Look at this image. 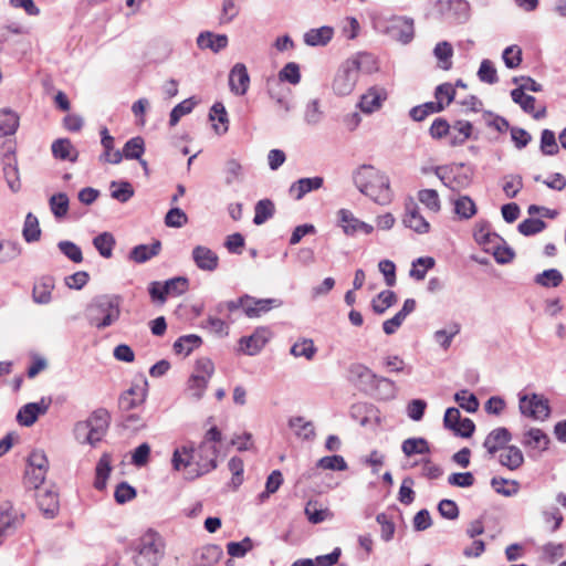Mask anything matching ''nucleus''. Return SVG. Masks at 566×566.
Listing matches in <instances>:
<instances>
[{
  "instance_id": "30",
  "label": "nucleus",
  "mask_w": 566,
  "mask_h": 566,
  "mask_svg": "<svg viewBox=\"0 0 566 566\" xmlns=\"http://www.w3.org/2000/svg\"><path fill=\"white\" fill-rule=\"evenodd\" d=\"M500 463L509 470H517L524 463V455L516 446H507L500 454Z\"/></svg>"
},
{
  "instance_id": "42",
  "label": "nucleus",
  "mask_w": 566,
  "mask_h": 566,
  "mask_svg": "<svg viewBox=\"0 0 566 566\" xmlns=\"http://www.w3.org/2000/svg\"><path fill=\"white\" fill-rule=\"evenodd\" d=\"M274 211V203L270 199H262L258 201L254 207V224H263L268 219L273 217Z\"/></svg>"
},
{
  "instance_id": "40",
  "label": "nucleus",
  "mask_w": 566,
  "mask_h": 566,
  "mask_svg": "<svg viewBox=\"0 0 566 566\" xmlns=\"http://www.w3.org/2000/svg\"><path fill=\"white\" fill-rule=\"evenodd\" d=\"M454 212L460 219H471L476 213L475 202L469 196H460L454 201Z\"/></svg>"
},
{
  "instance_id": "54",
  "label": "nucleus",
  "mask_w": 566,
  "mask_h": 566,
  "mask_svg": "<svg viewBox=\"0 0 566 566\" xmlns=\"http://www.w3.org/2000/svg\"><path fill=\"white\" fill-rule=\"evenodd\" d=\"M208 382L209 379L199 376V374H192L188 379L187 390L192 398L199 400L202 398L208 387Z\"/></svg>"
},
{
  "instance_id": "2",
  "label": "nucleus",
  "mask_w": 566,
  "mask_h": 566,
  "mask_svg": "<svg viewBox=\"0 0 566 566\" xmlns=\"http://www.w3.org/2000/svg\"><path fill=\"white\" fill-rule=\"evenodd\" d=\"M122 298L114 294L95 296L86 307V318L92 326L104 329L120 316Z\"/></svg>"
},
{
  "instance_id": "52",
  "label": "nucleus",
  "mask_w": 566,
  "mask_h": 566,
  "mask_svg": "<svg viewBox=\"0 0 566 566\" xmlns=\"http://www.w3.org/2000/svg\"><path fill=\"white\" fill-rule=\"evenodd\" d=\"M418 200L434 213L441 210L439 193L434 189H422L418 191Z\"/></svg>"
},
{
  "instance_id": "29",
  "label": "nucleus",
  "mask_w": 566,
  "mask_h": 566,
  "mask_svg": "<svg viewBox=\"0 0 566 566\" xmlns=\"http://www.w3.org/2000/svg\"><path fill=\"white\" fill-rule=\"evenodd\" d=\"M522 444L526 448L547 450L549 444L548 436L538 428H531L523 434Z\"/></svg>"
},
{
  "instance_id": "28",
  "label": "nucleus",
  "mask_w": 566,
  "mask_h": 566,
  "mask_svg": "<svg viewBox=\"0 0 566 566\" xmlns=\"http://www.w3.org/2000/svg\"><path fill=\"white\" fill-rule=\"evenodd\" d=\"M334 35V29L332 27H321L317 29H311L304 34V42L310 46H323L326 45Z\"/></svg>"
},
{
  "instance_id": "51",
  "label": "nucleus",
  "mask_w": 566,
  "mask_h": 566,
  "mask_svg": "<svg viewBox=\"0 0 566 566\" xmlns=\"http://www.w3.org/2000/svg\"><path fill=\"white\" fill-rule=\"evenodd\" d=\"M228 469L232 473L230 486L237 490L243 483L244 463L239 457H232L228 462Z\"/></svg>"
},
{
  "instance_id": "26",
  "label": "nucleus",
  "mask_w": 566,
  "mask_h": 566,
  "mask_svg": "<svg viewBox=\"0 0 566 566\" xmlns=\"http://www.w3.org/2000/svg\"><path fill=\"white\" fill-rule=\"evenodd\" d=\"M368 391L374 392L375 396L381 400H390L396 398L398 389L391 379L377 376Z\"/></svg>"
},
{
  "instance_id": "12",
  "label": "nucleus",
  "mask_w": 566,
  "mask_h": 566,
  "mask_svg": "<svg viewBox=\"0 0 566 566\" xmlns=\"http://www.w3.org/2000/svg\"><path fill=\"white\" fill-rule=\"evenodd\" d=\"M387 96L388 94L386 88L373 86L361 95L358 106L361 112L371 114L381 107V104L387 99Z\"/></svg>"
},
{
  "instance_id": "61",
  "label": "nucleus",
  "mask_w": 566,
  "mask_h": 566,
  "mask_svg": "<svg viewBox=\"0 0 566 566\" xmlns=\"http://www.w3.org/2000/svg\"><path fill=\"white\" fill-rule=\"evenodd\" d=\"M318 468L324 470L333 471H345L347 470V463L342 455H326L321 458L316 464Z\"/></svg>"
},
{
  "instance_id": "53",
  "label": "nucleus",
  "mask_w": 566,
  "mask_h": 566,
  "mask_svg": "<svg viewBox=\"0 0 566 566\" xmlns=\"http://www.w3.org/2000/svg\"><path fill=\"white\" fill-rule=\"evenodd\" d=\"M535 282L545 287H557L563 282V274L556 269H548L537 274Z\"/></svg>"
},
{
  "instance_id": "5",
  "label": "nucleus",
  "mask_w": 566,
  "mask_h": 566,
  "mask_svg": "<svg viewBox=\"0 0 566 566\" xmlns=\"http://www.w3.org/2000/svg\"><path fill=\"white\" fill-rule=\"evenodd\" d=\"M218 449L208 441H202L197 449L190 447V458L198 467V474L208 473L217 468Z\"/></svg>"
},
{
  "instance_id": "3",
  "label": "nucleus",
  "mask_w": 566,
  "mask_h": 566,
  "mask_svg": "<svg viewBox=\"0 0 566 566\" xmlns=\"http://www.w3.org/2000/svg\"><path fill=\"white\" fill-rule=\"evenodd\" d=\"M132 549L135 566H159L165 556V542L159 533L148 530L135 541Z\"/></svg>"
},
{
  "instance_id": "15",
  "label": "nucleus",
  "mask_w": 566,
  "mask_h": 566,
  "mask_svg": "<svg viewBox=\"0 0 566 566\" xmlns=\"http://www.w3.org/2000/svg\"><path fill=\"white\" fill-rule=\"evenodd\" d=\"M39 510L45 518H54L60 510L57 494L51 490H39L36 493Z\"/></svg>"
},
{
  "instance_id": "27",
  "label": "nucleus",
  "mask_w": 566,
  "mask_h": 566,
  "mask_svg": "<svg viewBox=\"0 0 566 566\" xmlns=\"http://www.w3.org/2000/svg\"><path fill=\"white\" fill-rule=\"evenodd\" d=\"M197 44L200 49H210L218 53L228 45V36L226 34H213L212 32H201L197 38Z\"/></svg>"
},
{
  "instance_id": "20",
  "label": "nucleus",
  "mask_w": 566,
  "mask_h": 566,
  "mask_svg": "<svg viewBox=\"0 0 566 566\" xmlns=\"http://www.w3.org/2000/svg\"><path fill=\"white\" fill-rule=\"evenodd\" d=\"M512 434L511 432L504 428L500 427L492 430L485 438L483 442V447L488 450V452L493 455L499 450H503L506 448V444L511 441Z\"/></svg>"
},
{
  "instance_id": "4",
  "label": "nucleus",
  "mask_w": 566,
  "mask_h": 566,
  "mask_svg": "<svg viewBox=\"0 0 566 566\" xmlns=\"http://www.w3.org/2000/svg\"><path fill=\"white\" fill-rule=\"evenodd\" d=\"M518 408L523 416L536 420H546L551 415L548 399L538 394L520 395Z\"/></svg>"
},
{
  "instance_id": "58",
  "label": "nucleus",
  "mask_w": 566,
  "mask_h": 566,
  "mask_svg": "<svg viewBox=\"0 0 566 566\" xmlns=\"http://www.w3.org/2000/svg\"><path fill=\"white\" fill-rule=\"evenodd\" d=\"M224 182L230 186L234 181L242 179L243 169L241 164L237 159H229L224 165Z\"/></svg>"
},
{
  "instance_id": "18",
  "label": "nucleus",
  "mask_w": 566,
  "mask_h": 566,
  "mask_svg": "<svg viewBox=\"0 0 566 566\" xmlns=\"http://www.w3.org/2000/svg\"><path fill=\"white\" fill-rule=\"evenodd\" d=\"M377 376V374L363 364H352L348 369L349 380L357 384L366 391L369 390Z\"/></svg>"
},
{
  "instance_id": "57",
  "label": "nucleus",
  "mask_w": 566,
  "mask_h": 566,
  "mask_svg": "<svg viewBox=\"0 0 566 566\" xmlns=\"http://www.w3.org/2000/svg\"><path fill=\"white\" fill-rule=\"evenodd\" d=\"M545 228L546 222L542 219L528 218L518 224L517 230L521 234L531 237L542 232Z\"/></svg>"
},
{
  "instance_id": "41",
  "label": "nucleus",
  "mask_w": 566,
  "mask_h": 566,
  "mask_svg": "<svg viewBox=\"0 0 566 566\" xmlns=\"http://www.w3.org/2000/svg\"><path fill=\"white\" fill-rule=\"evenodd\" d=\"M93 245L103 258H111L115 245L114 235L109 232H103L93 239Z\"/></svg>"
},
{
  "instance_id": "9",
  "label": "nucleus",
  "mask_w": 566,
  "mask_h": 566,
  "mask_svg": "<svg viewBox=\"0 0 566 566\" xmlns=\"http://www.w3.org/2000/svg\"><path fill=\"white\" fill-rule=\"evenodd\" d=\"M337 214L338 224L342 227L344 233L347 235H355L359 231L366 234H370L374 230V227L371 224L360 221L353 214L352 211L347 209H340L337 212Z\"/></svg>"
},
{
  "instance_id": "33",
  "label": "nucleus",
  "mask_w": 566,
  "mask_h": 566,
  "mask_svg": "<svg viewBox=\"0 0 566 566\" xmlns=\"http://www.w3.org/2000/svg\"><path fill=\"white\" fill-rule=\"evenodd\" d=\"M112 471V467H111V457L107 454V453H104L97 464H96V469H95V482H94V486L95 489L102 491L105 489L106 486V481L109 476V473Z\"/></svg>"
},
{
  "instance_id": "8",
  "label": "nucleus",
  "mask_w": 566,
  "mask_h": 566,
  "mask_svg": "<svg viewBox=\"0 0 566 566\" xmlns=\"http://www.w3.org/2000/svg\"><path fill=\"white\" fill-rule=\"evenodd\" d=\"M250 86V75L243 63H235L229 72V88L232 94L243 96Z\"/></svg>"
},
{
  "instance_id": "14",
  "label": "nucleus",
  "mask_w": 566,
  "mask_h": 566,
  "mask_svg": "<svg viewBox=\"0 0 566 566\" xmlns=\"http://www.w3.org/2000/svg\"><path fill=\"white\" fill-rule=\"evenodd\" d=\"M390 33L394 39L403 44L411 42L415 36L413 20L406 17L392 19Z\"/></svg>"
},
{
  "instance_id": "63",
  "label": "nucleus",
  "mask_w": 566,
  "mask_h": 566,
  "mask_svg": "<svg viewBox=\"0 0 566 566\" xmlns=\"http://www.w3.org/2000/svg\"><path fill=\"white\" fill-rule=\"evenodd\" d=\"M57 248L72 262L81 263L83 261L82 250L74 242L67 240L60 241Z\"/></svg>"
},
{
  "instance_id": "37",
  "label": "nucleus",
  "mask_w": 566,
  "mask_h": 566,
  "mask_svg": "<svg viewBox=\"0 0 566 566\" xmlns=\"http://www.w3.org/2000/svg\"><path fill=\"white\" fill-rule=\"evenodd\" d=\"M401 451L406 457L427 454L430 452V447L424 438H408L402 442Z\"/></svg>"
},
{
  "instance_id": "59",
  "label": "nucleus",
  "mask_w": 566,
  "mask_h": 566,
  "mask_svg": "<svg viewBox=\"0 0 566 566\" xmlns=\"http://www.w3.org/2000/svg\"><path fill=\"white\" fill-rule=\"evenodd\" d=\"M454 400L459 406L468 412H475L479 408V400L475 395L470 394L468 390H460L455 392Z\"/></svg>"
},
{
  "instance_id": "47",
  "label": "nucleus",
  "mask_w": 566,
  "mask_h": 566,
  "mask_svg": "<svg viewBox=\"0 0 566 566\" xmlns=\"http://www.w3.org/2000/svg\"><path fill=\"white\" fill-rule=\"evenodd\" d=\"M254 547V543L253 541L249 537V536H245L242 541L240 542H229L227 544V553L232 557V558H242L244 557L250 551H252Z\"/></svg>"
},
{
  "instance_id": "1",
  "label": "nucleus",
  "mask_w": 566,
  "mask_h": 566,
  "mask_svg": "<svg viewBox=\"0 0 566 566\" xmlns=\"http://www.w3.org/2000/svg\"><path fill=\"white\" fill-rule=\"evenodd\" d=\"M357 189L379 205L391 200L389 178L371 165H361L353 174Z\"/></svg>"
},
{
  "instance_id": "43",
  "label": "nucleus",
  "mask_w": 566,
  "mask_h": 566,
  "mask_svg": "<svg viewBox=\"0 0 566 566\" xmlns=\"http://www.w3.org/2000/svg\"><path fill=\"white\" fill-rule=\"evenodd\" d=\"M22 234L27 242H35L40 239L39 220L32 212H29L25 217Z\"/></svg>"
},
{
  "instance_id": "17",
  "label": "nucleus",
  "mask_w": 566,
  "mask_h": 566,
  "mask_svg": "<svg viewBox=\"0 0 566 566\" xmlns=\"http://www.w3.org/2000/svg\"><path fill=\"white\" fill-rule=\"evenodd\" d=\"M223 555L221 546L217 544H208L199 547L193 553L195 566H213Z\"/></svg>"
},
{
  "instance_id": "38",
  "label": "nucleus",
  "mask_w": 566,
  "mask_h": 566,
  "mask_svg": "<svg viewBox=\"0 0 566 566\" xmlns=\"http://www.w3.org/2000/svg\"><path fill=\"white\" fill-rule=\"evenodd\" d=\"M201 343V337L196 334L184 335L175 342L174 350L176 354L189 355L195 348H198Z\"/></svg>"
},
{
  "instance_id": "44",
  "label": "nucleus",
  "mask_w": 566,
  "mask_h": 566,
  "mask_svg": "<svg viewBox=\"0 0 566 566\" xmlns=\"http://www.w3.org/2000/svg\"><path fill=\"white\" fill-rule=\"evenodd\" d=\"M111 196L113 199L125 203L134 196V188L128 181H112Z\"/></svg>"
},
{
  "instance_id": "39",
  "label": "nucleus",
  "mask_w": 566,
  "mask_h": 566,
  "mask_svg": "<svg viewBox=\"0 0 566 566\" xmlns=\"http://www.w3.org/2000/svg\"><path fill=\"white\" fill-rule=\"evenodd\" d=\"M19 126L18 115L10 109L0 112V136H8L15 133Z\"/></svg>"
},
{
  "instance_id": "35",
  "label": "nucleus",
  "mask_w": 566,
  "mask_h": 566,
  "mask_svg": "<svg viewBox=\"0 0 566 566\" xmlns=\"http://www.w3.org/2000/svg\"><path fill=\"white\" fill-rule=\"evenodd\" d=\"M397 302V295L394 291L385 290L381 291L376 297L371 300V308L373 311L381 315L389 307H391Z\"/></svg>"
},
{
  "instance_id": "6",
  "label": "nucleus",
  "mask_w": 566,
  "mask_h": 566,
  "mask_svg": "<svg viewBox=\"0 0 566 566\" xmlns=\"http://www.w3.org/2000/svg\"><path fill=\"white\" fill-rule=\"evenodd\" d=\"M358 80V72L354 63L345 60L338 67L333 81V91L339 96H346L353 92Z\"/></svg>"
},
{
  "instance_id": "10",
  "label": "nucleus",
  "mask_w": 566,
  "mask_h": 566,
  "mask_svg": "<svg viewBox=\"0 0 566 566\" xmlns=\"http://www.w3.org/2000/svg\"><path fill=\"white\" fill-rule=\"evenodd\" d=\"M402 222L407 228L420 234L428 233L430 230L429 222L420 214L419 207L412 199L406 202Z\"/></svg>"
},
{
  "instance_id": "32",
  "label": "nucleus",
  "mask_w": 566,
  "mask_h": 566,
  "mask_svg": "<svg viewBox=\"0 0 566 566\" xmlns=\"http://www.w3.org/2000/svg\"><path fill=\"white\" fill-rule=\"evenodd\" d=\"M451 128L449 143L455 147L463 145L471 137L473 126L468 120H457Z\"/></svg>"
},
{
  "instance_id": "46",
  "label": "nucleus",
  "mask_w": 566,
  "mask_h": 566,
  "mask_svg": "<svg viewBox=\"0 0 566 566\" xmlns=\"http://www.w3.org/2000/svg\"><path fill=\"white\" fill-rule=\"evenodd\" d=\"M433 53H434V56L440 62V67L442 70L448 71L451 69V66H452L451 57L453 55V49L449 42H447V41L439 42L436 45Z\"/></svg>"
},
{
  "instance_id": "56",
  "label": "nucleus",
  "mask_w": 566,
  "mask_h": 566,
  "mask_svg": "<svg viewBox=\"0 0 566 566\" xmlns=\"http://www.w3.org/2000/svg\"><path fill=\"white\" fill-rule=\"evenodd\" d=\"M197 102L193 97L187 98L177 104L170 112L169 125L176 126L180 118L192 112Z\"/></svg>"
},
{
  "instance_id": "7",
  "label": "nucleus",
  "mask_w": 566,
  "mask_h": 566,
  "mask_svg": "<svg viewBox=\"0 0 566 566\" xmlns=\"http://www.w3.org/2000/svg\"><path fill=\"white\" fill-rule=\"evenodd\" d=\"M51 402V398L42 397L38 402H29L22 406L17 413V421L24 427L32 426L39 416L46 413Z\"/></svg>"
},
{
  "instance_id": "48",
  "label": "nucleus",
  "mask_w": 566,
  "mask_h": 566,
  "mask_svg": "<svg viewBox=\"0 0 566 566\" xmlns=\"http://www.w3.org/2000/svg\"><path fill=\"white\" fill-rule=\"evenodd\" d=\"M434 259L431 256H421L412 262V268L409 272L410 276L421 281L426 277L427 271L434 266Z\"/></svg>"
},
{
  "instance_id": "49",
  "label": "nucleus",
  "mask_w": 566,
  "mask_h": 566,
  "mask_svg": "<svg viewBox=\"0 0 566 566\" xmlns=\"http://www.w3.org/2000/svg\"><path fill=\"white\" fill-rule=\"evenodd\" d=\"M189 281L185 276H176L164 282V291L168 296H179L187 292Z\"/></svg>"
},
{
  "instance_id": "64",
  "label": "nucleus",
  "mask_w": 566,
  "mask_h": 566,
  "mask_svg": "<svg viewBox=\"0 0 566 566\" xmlns=\"http://www.w3.org/2000/svg\"><path fill=\"white\" fill-rule=\"evenodd\" d=\"M541 150L546 156H554L558 153L556 137L553 130L544 129L541 134Z\"/></svg>"
},
{
  "instance_id": "31",
  "label": "nucleus",
  "mask_w": 566,
  "mask_h": 566,
  "mask_svg": "<svg viewBox=\"0 0 566 566\" xmlns=\"http://www.w3.org/2000/svg\"><path fill=\"white\" fill-rule=\"evenodd\" d=\"M348 62L354 63L355 70L359 73H367L370 74L373 72H376L378 70V63L376 57L366 52H358L352 57L347 59Z\"/></svg>"
},
{
  "instance_id": "45",
  "label": "nucleus",
  "mask_w": 566,
  "mask_h": 566,
  "mask_svg": "<svg viewBox=\"0 0 566 566\" xmlns=\"http://www.w3.org/2000/svg\"><path fill=\"white\" fill-rule=\"evenodd\" d=\"M145 153V142L143 137L136 136L127 140L123 148V155L126 159L140 160L142 155Z\"/></svg>"
},
{
  "instance_id": "16",
  "label": "nucleus",
  "mask_w": 566,
  "mask_h": 566,
  "mask_svg": "<svg viewBox=\"0 0 566 566\" xmlns=\"http://www.w3.org/2000/svg\"><path fill=\"white\" fill-rule=\"evenodd\" d=\"M268 340L266 329L259 328L252 335L240 338V349L249 356H254L261 352Z\"/></svg>"
},
{
  "instance_id": "60",
  "label": "nucleus",
  "mask_w": 566,
  "mask_h": 566,
  "mask_svg": "<svg viewBox=\"0 0 566 566\" xmlns=\"http://www.w3.org/2000/svg\"><path fill=\"white\" fill-rule=\"evenodd\" d=\"M523 188L521 175H507L504 177L503 191L510 199L515 198Z\"/></svg>"
},
{
  "instance_id": "36",
  "label": "nucleus",
  "mask_w": 566,
  "mask_h": 566,
  "mask_svg": "<svg viewBox=\"0 0 566 566\" xmlns=\"http://www.w3.org/2000/svg\"><path fill=\"white\" fill-rule=\"evenodd\" d=\"M289 426L294 433L303 440H311L315 437V429L311 421H305L303 417H293L289 420Z\"/></svg>"
},
{
  "instance_id": "23",
  "label": "nucleus",
  "mask_w": 566,
  "mask_h": 566,
  "mask_svg": "<svg viewBox=\"0 0 566 566\" xmlns=\"http://www.w3.org/2000/svg\"><path fill=\"white\" fill-rule=\"evenodd\" d=\"M3 174L11 191L18 192L21 188V182L13 153L8 151L3 155Z\"/></svg>"
},
{
  "instance_id": "19",
  "label": "nucleus",
  "mask_w": 566,
  "mask_h": 566,
  "mask_svg": "<svg viewBox=\"0 0 566 566\" xmlns=\"http://www.w3.org/2000/svg\"><path fill=\"white\" fill-rule=\"evenodd\" d=\"M55 281L51 275H43L39 277L32 290V300L36 304H49L52 300V291L54 290Z\"/></svg>"
},
{
  "instance_id": "50",
  "label": "nucleus",
  "mask_w": 566,
  "mask_h": 566,
  "mask_svg": "<svg viewBox=\"0 0 566 566\" xmlns=\"http://www.w3.org/2000/svg\"><path fill=\"white\" fill-rule=\"evenodd\" d=\"M69 197L64 192L53 195L50 200V209L55 218L61 219L66 216L69 210Z\"/></svg>"
},
{
  "instance_id": "25",
  "label": "nucleus",
  "mask_w": 566,
  "mask_h": 566,
  "mask_svg": "<svg viewBox=\"0 0 566 566\" xmlns=\"http://www.w3.org/2000/svg\"><path fill=\"white\" fill-rule=\"evenodd\" d=\"M161 250L160 241L156 240L151 244H139L134 247L129 252V260L136 263H145L151 258L159 254Z\"/></svg>"
},
{
  "instance_id": "13",
  "label": "nucleus",
  "mask_w": 566,
  "mask_h": 566,
  "mask_svg": "<svg viewBox=\"0 0 566 566\" xmlns=\"http://www.w3.org/2000/svg\"><path fill=\"white\" fill-rule=\"evenodd\" d=\"M192 260L198 269L212 272L219 265V256L205 245H197L192 250Z\"/></svg>"
},
{
  "instance_id": "22",
  "label": "nucleus",
  "mask_w": 566,
  "mask_h": 566,
  "mask_svg": "<svg viewBox=\"0 0 566 566\" xmlns=\"http://www.w3.org/2000/svg\"><path fill=\"white\" fill-rule=\"evenodd\" d=\"M281 305L282 301L277 298H255L250 296V302H247L245 315L250 318L259 317L274 307H280Z\"/></svg>"
},
{
  "instance_id": "24",
  "label": "nucleus",
  "mask_w": 566,
  "mask_h": 566,
  "mask_svg": "<svg viewBox=\"0 0 566 566\" xmlns=\"http://www.w3.org/2000/svg\"><path fill=\"white\" fill-rule=\"evenodd\" d=\"M52 155L60 160H70L75 163L78 157V151L67 138H59L53 142L51 146Z\"/></svg>"
},
{
  "instance_id": "62",
  "label": "nucleus",
  "mask_w": 566,
  "mask_h": 566,
  "mask_svg": "<svg viewBox=\"0 0 566 566\" xmlns=\"http://www.w3.org/2000/svg\"><path fill=\"white\" fill-rule=\"evenodd\" d=\"M188 223V216L178 207H172L165 216V224L169 228H181Z\"/></svg>"
},
{
  "instance_id": "55",
  "label": "nucleus",
  "mask_w": 566,
  "mask_h": 566,
  "mask_svg": "<svg viewBox=\"0 0 566 566\" xmlns=\"http://www.w3.org/2000/svg\"><path fill=\"white\" fill-rule=\"evenodd\" d=\"M448 10L458 22H465L470 18V3L467 0H449Z\"/></svg>"
},
{
  "instance_id": "11",
  "label": "nucleus",
  "mask_w": 566,
  "mask_h": 566,
  "mask_svg": "<svg viewBox=\"0 0 566 566\" xmlns=\"http://www.w3.org/2000/svg\"><path fill=\"white\" fill-rule=\"evenodd\" d=\"M111 416L109 412L99 408L92 412V415L85 420L91 430V437L95 441L99 442L106 433L109 426Z\"/></svg>"
},
{
  "instance_id": "34",
  "label": "nucleus",
  "mask_w": 566,
  "mask_h": 566,
  "mask_svg": "<svg viewBox=\"0 0 566 566\" xmlns=\"http://www.w3.org/2000/svg\"><path fill=\"white\" fill-rule=\"evenodd\" d=\"M446 108L443 102H427L410 109V117L416 122L423 120L428 115L442 112Z\"/></svg>"
},
{
  "instance_id": "21",
  "label": "nucleus",
  "mask_w": 566,
  "mask_h": 566,
  "mask_svg": "<svg viewBox=\"0 0 566 566\" xmlns=\"http://www.w3.org/2000/svg\"><path fill=\"white\" fill-rule=\"evenodd\" d=\"M323 184L324 179L319 176L301 178L290 186L289 192L295 200H301L306 193L322 188Z\"/></svg>"
}]
</instances>
